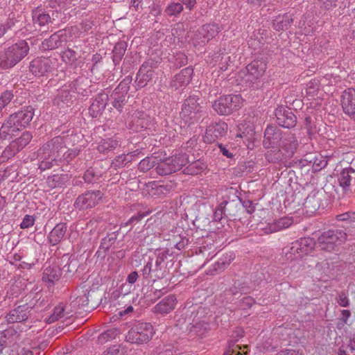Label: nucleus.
Segmentation results:
<instances>
[{
  "label": "nucleus",
  "mask_w": 355,
  "mask_h": 355,
  "mask_svg": "<svg viewBox=\"0 0 355 355\" xmlns=\"http://www.w3.org/2000/svg\"><path fill=\"white\" fill-rule=\"evenodd\" d=\"M33 116V108L31 106L10 114L1 125L0 139H10L15 136L22 128L30 123Z\"/></svg>",
  "instance_id": "nucleus-1"
},
{
  "label": "nucleus",
  "mask_w": 355,
  "mask_h": 355,
  "mask_svg": "<svg viewBox=\"0 0 355 355\" xmlns=\"http://www.w3.org/2000/svg\"><path fill=\"white\" fill-rule=\"evenodd\" d=\"M315 241L310 237L301 238L284 247L282 254L288 262L299 260L304 256L309 254L314 249Z\"/></svg>",
  "instance_id": "nucleus-2"
},
{
  "label": "nucleus",
  "mask_w": 355,
  "mask_h": 355,
  "mask_svg": "<svg viewBox=\"0 0 355 355\" xmlns=\"http://www.w3.org/2000/svg\"><path fill=\"white\" fill-rule=\"evenodd\" d=\"M29 51V46L21 40L0 53V68L7 69L13 67L21 61Z\"/></svg>",
  "instance_id": "nucleus-3"
},
{
  "label": "nucleus",
  "mask_w": 355,
  "mask_h": 355,
  "mask_svg": "<svg viewBox=\"0 0 355 355\" xmlns=\"http://www.w3.org/2000/svg\"><path fill=\"white\" fill-rule=\"evenodd\" d=\"M153 334V327L150 323L137 322L128 331L125 338L131 343L142 344L148 342Z\"/></svg>",
  "instance_id": "nucleus-4"
},
{
  "label": "nucleus",
  "mask_w": 355,
  "mask_h": 355,
  "mask_svg": "<svg viewBox=\"0 0 355 355\" xmlns=\"http://www.w3.org/2000/svg\"><path fill=\"white\" fill-rule=\"evenodd\" d=\"M243 100L241 95H227L214 101L213 109L220 115H229L243 105Z\"/></svg>",
  "instance_id": "nucleus-5"
},
{
  "label": "nucleus",
  "mask_w": 355,
  "mask_h": 355,
  "mask_svg": "<svg viewBox=\"0 0 355 355\" xmlns=\"http://www.w3.org/2000/svg\"><path fill=\"white\" fill-rule=\"evenodd\" d=\"M198 101L196 96H191L184 101L180 116L186 123L193 124L202 118V107Z\"/></svg>",
  "instance_id": "nucleus-6"
},
{
  "label": "nucleus",
  "mask_w": 355,
  "mask_h": 355,
  "mask_svg": "<svg viewBox=\"0 0 355 355\" xmlns=\"http://www.w3.org/2000/svg\"><path fill=\"white\" fill-rule=\"evenodd\" d=\"M346 239V234L338 230H329L323 232L318 239V247L322 250L331 252Z\"/></svg>",
  "instance_id": "nucleus-7"
},
{
  "label": "nucleus",
  "mask_w": 355,
  "mask_h": 355,
  "mask_svg": "<svg viewBox=\"0 0 355 355\" xmlns=\"http://www.w3.org/2000/svg\"><path fill=\"white\" fill-rule=\"evenodd\" d=\"M58 60L55 58L40 57L33 60L30 64V71L35 76H44L55 70Z\"/></svg>",
  "instance_id": "nucleus-8"
},
{
  "label": "nucleus",
  "mask_w": 355,
  "mask_h": 355,
  "mask_svg": "<svg viewBox=\"0 0 355 355\" xmlns=\"http://www.w3.org/2000/svg\"><path fill=\"white\" fill-rule=\"evenodd\" d=\"M43 300L40 302V304H37V300H32L29 302H26L22 305H19L12 309L6 316V321L8 323H15V322H20L26 320L28 318V314L34 308H36L39 310L40 307V304L42 303Z\"/></svg>",
  "instance_id": "nucleus-9"
},
{
  "label": "nucleus",
  "mask_w": 355,
  "mask_h": 355,
  "mask_svg": "<svg viewBox=\"0 0 355 355\" xmlns=\"http://www.w3.org/2000/svg\"><path fill=\"white\" fill-rule=\"evenodd\" d=\"M32 138L33 135L31 132H24L19 137L11 141L10 144L6 147L2 152L1 157L6 159L13 157L30 143Z\"/></svg>",
  "instance_id": "nucleus-10"
},
{
  "label": "nucleus",
  "mask_w": 355,
  "mask_h": 355,
  "mask_svg": "<svg viewBox=\"0 0 355 355\" xmlns=\"http://www.w3.org/2000/svg\"><path fill=\"white\" fill-rule=\"evenodd\" d=\"M103 198L101 191H88L80 195L74 202V207L80 210L92 209L97 205Z\"/></svg>",
  "instance_id": "nucleus-11"
},
{
  "label": "nucleus",
  "mask_w": 355,
  "mask_h": 355,
  "mask_svg": "<svg viewBox=\"0 0 355 355\" xmlns=\"http://www.w3.org/2000/svg\"><path fill=\"white\" fill-rule=\"evenodd\" d=\"M65 148L61 137H55L44 144L39 150L38 155H45L61 159L60 153Z\"/></svg>",
  "instance_id": "nucleus-12"
},
{
  "label": "nucleus",
  "mask_w": 355,
  "mask_h": 355,
  "mask_svg": "<svg viewBox=\"0 0 355 355\" xmlns=\"http://www.w3.org/2000/svg\"><path fill=\"white\" fill-rule=\"evenodd\" d=\"M227 124L223 121L211 123L207 128L204 136V141L207 143H213L225 136L227 131Z\"/></svg>",
  "instance_id": "nucleus-13"
},
{
  "label": "nucleus",
  "mask_w": 355,
  "mask_h": 355,
  "mask_svg": "<svg viewBox=\"0 0 355 355\" xmlns=\"http://www.w3.org/2000/svg\"><path fill=\"white\" fill-rule=\"evenodd\" d=\"M266 69V64L261 60H254L245 67V81L253 83L261 78Z\"/></svg>",
  "instance_id": "nucleus-14"
},
{
  "label": "nucleus",
  "mask_w": 355,
  "mask_h": 355,
  "mask_svg": "<svg viewBox=\"0 0 355 355\" xmlns=\"http://www.w3.org/2000/svg\"><path fill=\"white\" fill-rule=\"evenodd\" d=\"M341 106L344 113L355 121V89L348 88L343 92Z\"/></svg>",
  "instance_id": "nucleus-15"
},
{
  "label": "nucleus",
  "mask_w": 355,
  "mask_h": 355,
  "mask_svg": "<svg viewBox=\"0 0 355 355\" xmlns=\"http://www.w3.org/2000/svg\"><path fill=\"white\" fill-rule=\"evenodd\" d=\"M283 132L278 128L269 125L264 132L263 146L267 148L279 147Z\"/></svg>",
  "instance_id": "nucleus-16"
},
{
  "label": "nucleus",
  "mask_w": 355,
  "mask_h": 355,
  "mask_svg": "<svg viewBox=\"0 0 355 355\" xmlns=\"http://www.w3.org/2000/svg\"><path fill=\"white\" fill-rule=\"evenodd\" d=\"M275 116L277 123L280 126L291 128L296 124L297 118L290 109L279 107L275 110Z\"/></svg>",
  "instance_id": "nucleus-17"
},
{
  "label": "nucleus",
  "mask_w": 355,
  "mask_h": 355,
  "mask_svg": "<svg viewBox=\"0 0 355 355\" xmlns=\"http://www.w3.org/2000/svg\"><path fill=\"white\" fill-rule=\"evenodd\" d=\"M323 196L322 192L315 190L308 195L303 204L304 209L308 215H312L320 209Z\"/></svg>",
  "instance_id": "nucleus-18"
},
{
  "label": "nucleus",
  "mask_w": 355,
  "mask_h": 355,
  "mask_svg": "<svg viewBox=\"0 0 355 355\" xmlns=\"http://www.w3.org/2000/svg\"><path fill=\"white\" fill-rule=\"evenodd\" d=\"M220 31V28L216 24H209L203 25L196 35V40L198 44H205L210 40L215 37Z\"/></svg>",
  "instance_id": "nucleus-19"
},
{
  "label": "nucleus",
  "mask_w": 355,
  "mask_h": 355,
  "mask_svg": "<svg viewBox=\"0 0 355 355\" xmlns=\"http://www.w3.org/2000/svg\"><path fill=\"white\" fill-rule=\"evenodd\" d=\"M193 70L191 67L183 69L180 73L176 74L170 83V87L174 89H180L187 86L191 81Z\"/></svg>",
  "instance_id": "nucleus-20"
},
{
  "label": "nucleus",
  "mask_w": 355,
  "mask_h": 355,
  "mask_svg": "<svg viewBox=\"0 0 355 355\" xmlns=\"http://www.w3.org/2000/svg\"><path fill=\"white\" fill-rule=\"evenodd\" d=\"M61 274V270L58 265H49L44 270L42 280L46 284L48 287H51L60 279Z\"/></svg>",
  "instance_id": "nucleus-21"
},
{
  "label": "nucleus",
  "mask_w": 355,
  "mask_h": 355,
  "mask_svg": "<svg viewBox=\"0 0 355 355\" xmlns=\"http://www.w3.org/2000/svg\"><path fill=\"white\" fill-rule=\"evenodd\" d=\"M297 144V141L294 134L288 131L283 132L279 147L286 151L287 156L293 155Z\"/></svg>",
  "instance_id": "nucleus-22"
},
{
  "label": "nucleus",
  "mask_w": 355,
  "mask_h": 355,
  "mask_svg": "<svg viewBox=\"0 0 355 355\" xmlns=\"http://www.w3.org/2000/svg\"><path fill=\"white\" fill-rule=\"evenodd\" d=\"M176 302L175 295H169L155 306L154 311L160 314L168 313L175 309Z\"/></svg>",
  "instance_id": "nucleus-23"
},
{
  "label": "nucleus",
  "mask_w": 355,
  "mask_h": 355,
  "mask_svg": "<svg viewBox=\"0 0 355 355\" xmlns=\"http://www.w3.org/2000/svg\"><path fill=\"white\" fill-rule=\"evenodd\" d=\"M293 223V219L290 217L281 218L271 223H268L263 229L266 234H271L289 227Z\"/></svg>",
  "instance_id": "nucleus-24"
},
{
  "label": "nucleus",
  "mask_w": 355,
  "mask_h": 355,
  "mask_svg": "<svg viewBox=\"0 0 355 355\" xmlns=\"http://www.w3.org/2000/svg\"><path fill=\"white\" fill-rule=\"evenodd\" d=\"M107 100L108 96L106 94H99L96 96L89 107V112L93 117H96L104 110Z\"/></svg>",
  "instance_id": "nucleus-25"
},
{
  "label": "nucleus",
  "mask_w": 355,
  "mask_h": 355,
  "mask_svg": "<svg viewBox=\"0 0 355 355\" xmlns=\"http://www.w3.org/2000/svg\"><path fill=\"white\" fill-rule=\"evenodd\" d=\"M153 71L148 68V62H146L140 67L136 79L137 87L141 88L145 87L147 83L153 78Z\"/></svg>",
  "instance_id": "nucleus-26"
},
{
  "label": "nucleus",
  "mask_w": 355,
  "mask_h": 355,
  "mask_svg": "<svg viewBox=\"0 0 355 355\" xmlns=\"http://www.w3.org/2000/svg\"><path fill=\"white\" fill-rule=\"evenodd\" d=\"M67 230L66 223H60L57 224L48 236V240L51 245H55L59 243L65 235Z\"/></svg>",
  "instance_id": "nucleus-27"
},
{
  "label": "nucleus",
  "mask_w": 355,
  "mask_h": 355,
  "mask_svg": "<svg viewBox=\"0 0 355 355\" xmlns=\"http://www.w3.org/2000/svg\"><path fill=\"white\" fill-rule=\"evenodd\" d=\"M120 146L119 139L116 137L101 139L96 146V149L101 153L107 154L112 152Z\"/></svg>",
  "instance_id": "nucleus-28"
},
{
  "label": "nucleus",
  "mask_w": 355,
  "mask_h": 355,
  "mask_svg": "<svg viewBox=\"0 0 355 355\" xmlns=\"http://www.w3.org/2000/svg\"><path fill=\"white\" fill-rule=\"evenodd\" d=\"M184 11L182 3L179 1H172L164 8V15L169 18H178Z\"/></svg>",
  "instance_id": "nucleus-29"
},
{
  "label": "nucleus",
  "mask_w": 355,
  "mask_h": 355,
  "mask_svg": "<svg viewBox=\"0 0 355 355\" xmlns=\"http://www.w3.org/2000/svg\"><path fill=\"white\" fill-rule=\"evenodd\" d=\"M137 151H133L128 154H122L116 156L112 162L111 166L114 169L123 168L128 163L132 162L134 157L137 155Z\"/></svg>",
  "instance_id": "nucleus-30"
},
{
  "label": "nucleus",
  "mask_w": 355,
  "mask_h": 355,
  "mask_svg": "<svg viewBox=\"0 0 355 355\" xmlns=\"http://www.w3.org/2000/svg\"><path fill=\"white\" fill-rule=\"evenodd\" d=\"M293 21L291 15L286 14L282 16H278L273 20V27L277 31H284L288 29Z\"/></svg>",
  "instance_id": "nucleus-31"
},
{
  "label": "nucleus",
  "mask_w": 355,
  "mask_h": 355,
  "mask_svg": "<svg viewBox=\"0 0 355 355\" xmlns=\"http://www.w3.org/2000/svg\"><path fill=\"white\" fill-rule=\"evenodd\" d=\"M76 89L73 85H71L70 87L69 84H66L61 87V89L58 91V94L56 97V101L58 103L59 101L63 103H68L71 99L74 94L73 91Z\"/></svg>",
  "instance_id": "nucleus-32"
},
{
  "label": "nucleus",
  "mask_w": 355,
  "mask_h": 355,
  "mask_svg": "<svg viewBox=\"0 0 355 355\" xmlns=\"http://www.w3.org/2000/svg\"><path fill=\"white\" fill-rule=\"evenodd\" d=\"M33 21L34 24L39 26H45L51 22V17L49 14L45 12L42 9L35 8L32 12Z\"/></svg>",
  "instance_id": "nucleus-33"
},
{
  "label": "nucleus",
  "mask_w": 355,
  "mask_h": 355,
  "mask_svg": "<svg viewBox=\"0 0 355 355\" xmlns=\"http://www.w3.org/2000/svg\"><path fill=\"white\" fill-rule=\"evenodd\" d=\"M62 40L58 33L53 34L49 38L42 42L41 48L42 50H52L62 46Z\"/></svg>",
  "instance_id": "nucleus-34"
},
{
  "label": "nucleus",
  "mask_w": 355,
  "mask_h": 355,
  "mask_svg": "<svg viewBox=\"0 0 355 355\" xmlns=\"http://www.w3.org/2000/svg\"><path fill=\"white\" fill-rule=\"evenodd\" d=\"M169 158L167 157L164 160H157L155 164V170L159 175H167L174 173V169L171 166V164L169 161Z\"/></svg>",
  "instance_id": "nucleus-35"
},
{
  "label": "nucleus",
  "mask_w": 355,
  "mask_h": 355,
  "mask_svg": "<svg viewBox=\"0 0 355 355\" xmlns=\"http://www.w3.org/2000/svg\"><path fill=\"white\" fill-rule=\"evenodd\" d=\"M353 175H355V170L353 168L348 167L344 168L338 177L340 186L344 189H347L350 186V182Z\"/></svg>",
  "instance_id": "nucleus-36"
},
{
  "label": "nucleus",
  "mask_w": 355,
  "mask_h": 355,
  "mask_svg": "<svg viewBox=\"0 0 355 355\" xmlns=\"http://www.w3.org/2000/svg\"><path fill=\"white\" fill-rule=\"evenodd\" d=\"M69 178H70L67 174H55L48 177L46 183L51 188L59 187L68 182Z\"/></svg>",
  "instance_id": "nucleus-37"
},
{
  "label": "nucleus",
  "mask_w": 355,
  "mask_h": 355,
  "mask_svg": "<svg viewBox=\"0 0 355 355\" xmlns=\"http://www.w3.org/2000/svg\"><path fill=\"white\" fill-rule=\"evenodd\" d=\"M207 164L202 160L198 159L189 164L184 169V173L187 175H195L204 171Z\"/></svg>",
  "instance_id": "nucleus-38"
},
{
  "label": "nucleus",
  "mask_w": 355,
  "mask_h": 355,
  "mask_svg": "<svg viewBox=\"0 0 355 355\" xmlns=\"http://www.w3.org/2000/svg\"><path fill=\"white\" fill-rule=\"evenodd\" d=\"M174 173L181 169L188 163V156L185 153H179L168 157Z\"/></svg>",
  "instance_id": "nucleus-39"
},
{
  "label": "nucleus",
  "mask_w": 355,
  "mask_h": 355,
  "mask_svg": "<svg viewBox=\"0 0 355 355\" xmlns=\"http://www.w3.org/2000/svg\"><path fill=\"white\" fill-rule=\"evenodd\" d=\"M38 157L41 160L38 166L41 171L50 169L54 166L58 165V162L60 161V159L45 156V155H38Z\"/></svg>",
  "instance_id": "nucleus-40"
},
{
  "label": "nucleus",
  "mask_w": 355,
  "mask_h": 355,
  "mask_svg": "<svg viewBox=\"0 0 355 355\" xmlns=\"http://www.w3.org/2000/svg\"><path fill=\"white\" fill-rule=\"evenodd\" d=\"M127 43L124 41L118 42L113 49V62L116 64L119 63L127 49Z\"/></svg>",
  "instance_id": "nucleus-41"
},
{
  "label": "nucleus",
  "mask_w": 355,
  "mask_h": 355,
  "mask_svg": "<svg viewBox=\"0 0 355 355\" xmlns=\"http://www.w3.org/2000/svg\"><path fill=\"white\" fill-rule=\"evenodd\" d=\"M69 85L70 87H71V85H73L76 88L75 91H73L74 94L78 93L85 96L87 93V79L84 77H78L74 81L69 83Z\"/></svg>",
  "instance_id": "nucleus-42"
},
{
  "label": "nucleus",
  "mask_w": 355,
  "mask_h": 355,
  "mask_svg": "<svg viewBox=\"0 0 355 355\" xmlns=\"http://www.w3.org/2000/svg\"><path fill=\"white\" fill-rule=\"evenodd\" d=\"M157 163V157L154 156L147 157L143 159L138 165V169L142 172H146L151 169L152 168H155V164Z\"/></svg>",
  "instance_id": "nucleus-43"
},
{
  "label": "nucleus",
  "mask_w": 355,
  "mask_h": 355,
  "mask_svg": "<svg viewBox=\"0 0 355 355\" xmlns=\"http://www.w3.org/2000/svg\"><path fill=\"white\" fill-rule=\"evenodd\" d=\"M146 116V114L144 112H137L135 116H132V122L134 123H135V124H134L135 126L134 130L135 131H139V129L147 128Z\"/></svg>",
  "instance_id": "nucleus-44"
},
{
  "label": "nucleus",
  "mask_w": 355,
  "mask_h": 355,
  "mask_svg": "<svg viewBox=\"0 0 355 355\" xmlns=\"http://www.w3.org/2000/svg\"><path fill=\"white\" fill-rule=\"evenodd\" d=\"M65 315V306L63 304H59L53 309V313L47 319V322L52 323L63 318Z\"/></svg>",
  "instance_id": "nucleus-45"
},
{
  "label": "nucleus",
  "mask_w": 355,
  "mask_h": 355,
  "mask_svg": "<svg viewBox=\"0 0 355 355\" xmlns=\"http://www.w3.org/2000/svg\"><path fill=\"white\" fill-rule=\"evenodd\" d=\"M234 256L232 253L226 254L223 257L220 258L214 265L215 270H223L229 266L231 261L234 259Z\"/></svg>",
  "instance_id": "nucleus-46"
},
{
  "label": "nucleus",
  "mask_w": 355,
  "mask_h": 355,
  "mask_svg": "<svg viewBox=\"0 0 355 355\" xmlns=\"http://www.w3.org/2000/svg\"><path fill=\"white\" fill-rule=\"evenodd\" d=\"M61 57L66 64H71L77 60L76 53L69 48L62 51Z\"/></svg>",
  "instance_id": "nucleus-47"
},
{
  "label": "nucleus",
  "mask_w": 355,
  "mask_h": 355,
  "mask_svg": "<svg viewBox=\"0 0 355 355\" xmlns=\"http://www.w3.org/2000/svg\"><path fill=\"white\" fill-rule=\"evenodd\" d=\"M114 101L112 102V105L119 112L122 111L123 106L126 103V96L123 94H118L116 92L114 94Z\"/></svg>",
  "instance_id": "nucleus-48"
},
{
  "label": "nucleus",
  "mask_w": 355,
  "mask_h": 355,
  "mask_svg": "<svg viewBox=\"0 0 355 355\" xmlns=\"http://www.w3.org/2000/svg\"><path fill=\"white\" fill-rule=\"evenodd\" d=\"M117 334L118 331L116 329H108L99 336L98 340L101 343L107 342L111 339L115 338Z\"/></svg>",
  "instance_id": "nucleus-49"
},
{
  "label": "nucleus",
  "mask_w": 355,
  "mask_h": 355,
  "mask_svg": "<svg viewBox=\"0 0 355 355\" xmlns=\"http://www.w3.org/2000/svg\"><path fill=\"white\" fill-rule=\"evenodd\" d=\"M315 270L319 272L321 275H324L327 276L330 272V266L327 260L318 263L315 267Z\"/></svg>",
  "instance_id": "nucleus-50"
},
{
  "label": "nucleus",
  "mask_w": 355,
  "mask_h": 355,
  "mask_svg": "<svg viewBox=\"0 0 355 355\" xmlns=\"http://www.w3.org/2000/svg\"><path fill=\"white\" fill-rule=\"evenodd\" d=\"M13 94L11 91L3 92L0 96V107L3 109L13 98Z\"/></svg>",
  "instance_id": "nucleus-51"
},
{
  "label": "nucleus",
  "mask_w": 355,
  "mask_h": 355,
  "mask_svg": "<svg viewBox=\"0 0 355 355\" xmlns=\"http://www.w3.org/2000/svg\"><path fill=\"white\" fill-rule=\"evenodd\" d=\"M318 81H310L306 85V93L310 96H315L318 93Z\"/></svg>",
  "instance_id": "nucleus-52"
},
{
  "label": "nucleus",
  "mask_w": 355,
  "mask_h": 355,
  "mask_svg": "<svg viewBox=\"0 0 355 355\" xmlns=\"http://www.w3.org/2000/svg\"><path fill=\"white\" fill-rule=\"evenodd\" d=\"M338 220L346 221L349 223H355V212L348 211L336 216Z\"/></svg>",
  "instance_id": "nucleus-53"
},
{
  "label": "nucleus",
  "mask_w": 355,
  "mask_h": 355,
  "mask_svg": "<svg viewBox=\"0 0 355 355\" xmlns=\"http://www.w3.org/2000/svg\"><path fill=\"white\" fill-rule=\"evenodd\" d=\"M249 288L241 286V283H236L235 285L230 288L229 293L232 295H236L238 293H247Z\"/></svg>",
  "instance_id": "nucleus-54"
},
{
  "label": "nucleus",
  "mask_w": 355,
  "mask_h": 355,
  "mask_svg": "<svg viewBox=\"0 0 355 355\" xmlns=\"http://www.w3.org/2000/svg\"><path fill=\"white\" fill-rule=\"evenodd\" d=\"M255 301L254 300L250 297V296H246L244 297L240 302H239V307L241 309H250L254 304Z\"/></svg>",
  "instance_id": "nucleus-55"
},
{
  "label": "nucleus",
  "mask_w": 355,
  "mask_h": 355,
  "mask_svg": "<svg viewBox=\"0 0 355 355\" xmlns=\"http://www.w3.org/2000/svg\"><path fill=\"white\" fill-rule=\"evenodd\" d=\"M336 302L340 306L343 307H347L349 305L348 297L344 292H341L336 297Z\"/></svg>",
  "instance_id": "nucleus-56"
},
{
  "label": "nucleus",
  "mask_w": 355,
  "mask_h": 355,
  "mask_svg": "<svg viewBox=\"0 0 355 355\" xmlns=\"http://www.w3.org/2000/svg\"><path fill=\"white\" fill-rule=\"evenodd\" d=\"M101 355H123V352L119 345H114L104 351Z\"/></svg>",
  "instance_id": "nucleus-57"
},
{
  "label": "nucleus",
  "mask_w": 355,
  "mask_h": 355,
  "mask_svg": "<svg viewBox=\"0 0 355 355\" xmlns=\"http://www.w3.org/2000/svg\"><path fill=\"white\" fill-rule=\"evenodd\" d=\"M35 218L30 215H26L20 224L21 229H26L32 227L34 225Z\"/></svg>",
  "instance_id": "nucleus-58"
},
{
  "label": "nucleus",
  "mask_w": 355,
  "mask_h": 355,
  "mask_svg": "<svg viewBox=\"0 0 355 355\" xmlns=\"http://www.w3.org/2000/svg\"><path fill=\"white\" fill-rule=\"evenodd\" d=\"M327 164V161L323 157H320V159L315 157L313 162V168L315 171H320L324 168Z\"/></svg>",
  "instance_id": "nucleus-59"
},
{
  "label": "nucleus",
  "mask_w": 355,
  "mask_h": 355,
  "mask_svg": "<svg viewBox=\"0 0 355 355\" xmlns=\"http://www.w3.org/2000/svg\"><path fill=\"white\" fill-rule=\"evenodd\" d=\"M141 272L144 278H148L152 272H155V270H153L152 261L146 263Z\"/></svg>",
  "instance_id": "nucleus-60"
},
{
  "label": "nucleus",
  "mask_w": 355,
  "mask_h": 355,
  "mask_svg": "<svg viewBox=\"0 0 355 355\" xmlns=\"http://www.w3.org/2000/svg\"><path fill=\"white\" fill-rule=\"evenodd\" d=\"M80 150L78 148H73V149H69L64 154V159L69 162V160L72 159L73 158L76 157L78 155Z\"/></svg>",
  "instance_id": "nucleus-61"
},
{
  "label": "nucleus",
  "mask_w": 355,
  "mask_h": 355,
  "mask_svg": "<svg viewBox=\"0 0 355 355\" xmlns=\"http://www.w3.org/2000/svg\"><path fill=\"white\" fill-rule=\"evenodd\" d=\"M319 1L324 8L329 10L336 6L338 0H319Z\"/></svg>",
  "instance_id": "nucleus-62"
},
{
  "label": "nucleus",
  "mask_w": 355,
  "mask_h": 355,
  "mask_svg": "<svg viewBox=\"0 0 355 355\" xmlns=\"http://www.w3.org/2000/svg\"><path fill=\"white\" fill-rule=\"evenodd\" d=\"M240 348L238 345H234L232 347H230L223 355H245L239 351Z\"/></svg>",
  "instance_id": "nucleus-63"
},
{
  "label": "nucleus",
  "mask_w": 355,
  "mask_h": 355,
  "mask_svg": "<svg viewBox=\"0 0 355 355\" xmlns=\"http://www.w3.org/2000/svg\"><path fill=\"white\" fill-rule=\"evenodd\" d=\"M302 352L291 349H284L279 351L277 355H302Z\"/></svg>",
  "instance_id": "nucleus-64"
}]
</instances>
